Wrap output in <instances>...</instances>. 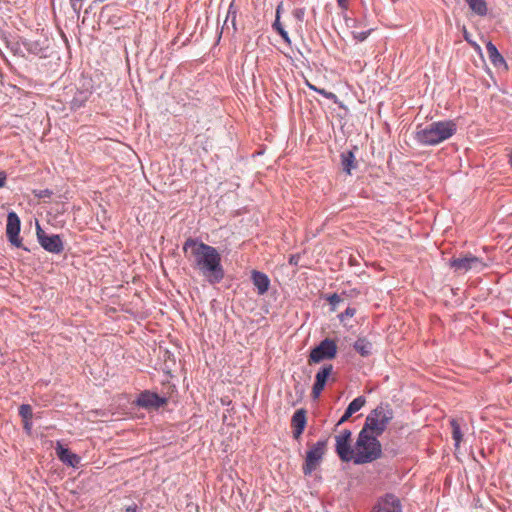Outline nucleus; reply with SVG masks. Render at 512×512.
Returning a JSON list of instances; mask_svg holds the SVG:
<instances>
[{
    "label": "nucleus",
    "mask_w": 512,
    "mask_h": 512,
    "mask_svg": "<svg viewBox=\"0 0 512 512\" xmlns=\"http://www.w3.org/2000/svg\"><path fill=\"white\" fill-rule=\"evenodd\" d=\"M183 253L190 266L199 272L210 284H218L224 278L221 255L213 246L197 238H188L183 244Z\"/></svg>",
    "instance_id": "nucleus-1"
},
{
    "label": "nucleus",
    "mask_w": 512,
    "mask_h": 512,
    "mask_svg": "<svg viewBox=\"0 0 512 512\" xmlns=\"http://www.w3.org/2000/svg\"><path fill=\"white\" fill-rule=\"evenodd\" d=\"M456 131L457 124L453 120L436 121L425 127L418 125L415 140L424 146H435L451 138Z\"/></svg>",
    "instance_id": "nucleus-2"
},
{
    "label": "nucleus",
    "mask_w": 512,
    "mask_h": 512,
    "mask_svg": "<svg viewBox=\"0 0 512 512\" xmlns=\"http://www.w3.org/2000/svg\"><path fill=\"white\" fill-rule=\"evenodd\" d=\"M354 463H371L382 456V445L377 436L360 430L355 443Z\"/></svg>",
    "instance_id": "nucleus-3"
},
{
    "label": "nucleus",
    "mask_w": 512,
    "mask_h": 512,
    "mask_svg": "<svg viewBox=\"0 0 512 512\" xmlns=\"http://www.w3.org/2000/svg\"><path fill=\"white\" fill-rule=\"evenodd\" d=\"M394 418V411L388 403H380L367 415L362 431L380 437Z\"/></svg>",
    "instance_id": "nucleus-4"
},
{
    "label": "nucleus",
    "mask_w": 512,
    "mask_h": 512,
    "mask_svg": "<svg viewBox=\"0 0 512 512\" xmlns=\"http://www.w3.org/2000/svg\"><path fill=\"white\" fill-rule=\"evenodd\" d=\"M328 440H319L306 452L305 461L302 466L303 474L308 476L320 465L327 448Z\"/></svg>",
    "instance_id": "nucleus-5"
},
{
    "label": "nucleus",
    "mask_w": 512,
    "mask_h": 512,
    "mask_svg": "<svg viewBox=\"0 0 512 512\" xmlns=\"http://www.w3.org/2000/svg\"><path fill=\"white\" fill-rule=\"evenodd\" d=\"M337 345L332 339L325 338L319 345L314 347L309 354L308 363H320L324 360H331L336 357Z\"/></svg>",
    "instance_id": "nucleus-6"
},
{
    "label": "nucleus",
    "mask_w": 512,
    "mask_h": 512,
    "mask_svg": "<svg viewBox=\"0 0 512 512\" xmlns=\"http://www.w3.org/2000/svg\"><path fill=\"white\" fill-rule=\"evenodd\" d=\"M449 266L455 273L464 274L470 270H475L477 272L482 271L486 267V264L482 259L469 254L460 258H452L449 261Z\"/></svg>",
    "instance_id": "nucleus-7"
},
{
    "label": "nucleus",
    "mask_w": 512,
    "mask_h": 512,
    "mask_svg": "<svg viewBox=\"0 0 512 512\" xmlns=\"http://www.w3.org/2000/svg\"><path fill=\"white\" fill-rule=\"evenodd\" d=\"M36 234L38 242L44 250L53 254H60L63 252L64 244L60 235L46 234L38 223L36 225Z\"/></svg>",
    "instance_id": "nucleus-8"
},
{
    "label": "nucleus",
    "mask_w": 512,
    "mask_h": 512,
    "mask_svg": "<svg viewBox=\"0 0 512 512\" xmlns=\"http://www.w3.org/2000/svg\"><path fill=\"white\" fill-rule=\"evenodd\" d=\"M20 225L21 222L18 215L13 211L9 212L7 215L6 235L10 243L17 248L22 247V242L19 237Z\"/></svg>",
    "instance_id": "nucleus-9"
},
{
    "label": "nucleus",
    "mask_w": 512,
    "mask_h": 512,
    "mask_svg": "<svg viewBox=\"0 0 512 512\" xmlns=\"http://www.w3.org/2000/svg\"><path fill=\"white\" fill-rule=\"evenodd\" d=\"M136 404L145 409H158L167 404V398L146 390L140 393Z\"/></svg>",
    "instance_id": "nucleus-10"
},
{
    "label": "nucleus",
    "mask_w": 512,
    "mask_h": 512,
    "mask_svg": "<svg viewBox=\"0 0 512 512\" xmlns=\"http://www.w3.org/2000/svg\"><path fill=\"white\" fill-rule=\"evenodd\" d=\"M372 512H402V504L396 495L388 493L378 500Z\"/></svg>",
    "instance_id": "nucleus-11"
},
{
    "label": "nucleus",
    "mask_w": 512,
    "mask_h": 512,
    "mask_svg": "<svg viewBox=\"0 0 512 512\" xmlns=\"http://www.w3.org/2000/svg\"><path fill=\"white\" fill-rule=\"evenodd\" d=\"M333 371V366L331 364L323 365L320 370L316 373L315 382L312 387V397L313 399L319 398L320 394L325 388L327 380Z\"/></svg>",
    "instance_id": "nucleus-12"
},
{
    "label": "nucleus",
    "mask_w": 512,
    "mask_h": 512,
    "mask_svg": "<svg viewBox=\"0 0 512 512\" xmlns=\"http://www.w3.org/2000/svg\"><path fill=\"white\" fill-rule=\"evenodd\" d=\"M307 424V411L304 408L296 410L291 418L292 434L295 440H299Z\"/></svg>",
    "instance_id": "nucleus-13"
},
{
    "label": "nucleus",
    "mask_w": 512,
    "mask_h": 512,
    "mask_svg": "<svg viewBox=\"0 0 512 512\" xmlns=\"http://www.w3.org/2000/svg\"><path fill=\"white\" fill-rule=\"evenodd\" d=\"M55 451L59 460L67 466L75 468L81 461V458L77 454L65 448L59 441L56 444Z\"/></svg>",
    "instance_id": "nucleus-14"
},
{
    "label": "nucleus",
    "mask_w": 512,
    "mask_h": 512,
    "mask_svg": "<svg viewBox=\"0 0 512 512\" xmlns=\"http://www.w3.org/2000/svg\"><path fill=\"white\" fill-rule=\"evenodd\" d=\"M335 441H336V445H335L336 453L339 456V458L343 462H349V461L354 462L355 447L352 448L351 441L344 440V438L343 439L335 438Z\"/></svg>",
    "instance_id": "nucleus-15"
},
{
    "label": "nucleus",
    "mask_w": 512,
    "mask_h": 512,
    "mask_svg": "<svg viewBox=\"0 0 512 512\" xmlns=\"http://www.w3.org/2000/svg\"><path fill=\"white\" fill-rule=\"evenodd\" d=\"M365 403L366 399L364 396H358L355 398L352 402H350L336 426L345 423L354 413L359 411L365 405Z\"/></svg>",
    "instance_id": "nucleus-16"
},
{
    "label": "nucleus",
    "mask_w": 512,
    "mask_h": 512,
    "mask_svg": "<svg viewBox=\"0 0 512 512\" xmlns=\"http://www.w3.org/2000/svg\"><path fill=\"white\" fill-rule=\"evenodd\" d=\"M252 281L255 287L257 288V292L259 295L265 294L270 286V280L268 276L260 271L254 270L252 272Z\"/></svg>",
    "instance_id": "nucleus-17"
},
{
    "label": "nucleus",
    "mask_w": 512,
    "mask_h": 512,
    "mask_svg": "<svg viewBox=\"0 0 512 512\" xmlns=\"http://www.w3.org/2000/svg\"><path fill=\"white\" fill-rule=\"evenodd\" d=\"M486 51L489 60L495 67H500L502 65L506 66L503 56L499 53L497 47L492 42H488L486 44Z\"/></svg>",
    "instance_id": "nucleus-18"
},
{
    "label": "nucleus",
    "mask_w": 512,
    "mask_h": 512,
    "mask_svg": "<svg viewBox=\"0 0 512 512\" xmlns=\"http://www.w3.org/2000/svg\"><path fill=\"white\" fill-rule=\"evenodd\" d=\"M473 13L478 16H486L488 12L487 3L485 0H465Z\"/></svg>",
    "instance_id": "nucleus-19"
},
{
    "label": "nucleus",
    "mask_w": 512,
    "mask_h": 512,
    "mask_svg": "<svg viewBox=\"0 0 512 512\" xmlns=\"http://www.w3.org/2000/svg\"><path fill=\"white\" fill-rule=\"evenodd\" d=\"M353 347L363 357L369 356L372 352V343L366 338H358Z\"/></svg>",
    "instance_id": "nucleus-20"
},
{
    "label": "nucleus",
    "mask_w": 512,
    "mask_h": 512,
    "mask_svg": "<svg viewBox=\"0 0 512 512\" xmlns=\"http://www.w3.org/2000/svg\"><path fill=\"white\" fill-rule=\"evenodd\" d=\"M341 163L343 170L350 174L351 169L355 168V156L352 151H346L341 154Z\"/></svg>",
    "instance_id": "nucleus-21"
},
{
    "label": "nucleus",
    "mask_w": 512,
    "mask_h": 512,
    "mask_svg": "<svg viewBox=\"0 0 512 512\" xmlns=\"http://www.w3.org/2000/svg\"><path fill=\"white\" fill-rule=\"evenodd\" d=\"M282 9V4H279L276 9V19L273 23L274 29L280 34V36L283 38V40L287 43H290V39L288 36L287 31L282 27L280 23V11Z\"/></svg>",
    "instance_id": "nucleus-22"
},
{
    "label": "nucleus",
    "mask_w": 512,
    "mask_h": 512,
    "mask_svg": "<svg viewBox=\"0 0 512 512\" xmlns=\"http://www.w3.org/2000/svg\"><path fill=\"white\" fill-rule=\"evenodd\" d=\"M450 424L452 427V438L455 441V447L458 448L460 445V442L462 441V438H463L461 428L456 419H452L450 421Z\"/></svg>",
    "instance_id": "nucleus-23"
},
{
    "label": "nucleus",
    "mask_w": 512,
    "mask_h": 512,
    "mask_svg": "<svg viewBox=\"0 0 512 512\" xmlns=\"http://www.w3.org/2000/svg\"><path fill=\"white\" fill-rule=\"evenodd\" d=\"M19 415L23 420H31L33 417L32 407L29 404L20 405Z\"/></svg>",
    "instance_id": "nucleus-24"
},
{
    "label": "nucleus",
    "mask_w": 512,
    "mask_h": 512,
    "mask_svg": "<svg viewBox=\"0 0 512 512\" xmlns=\"http://www.w3.org/2000/svg\"><path fill=\"white\" fill-rule=\"evenodd\" d=\"M326 300L331 305V310L336 311L337 305L343 301V297L340 294L333 293L329 296H327Z\"/></svg>",
    "instance_id": "nucleus-25"
},
{
    "label": "nucleus",
    "mask_w": 512,
    "mask_h": 512,
    "mask_svg": "<svg viewBox=\"0 0 512 512\" xmlns=\"http://www.w3.org/2000/svg\"><path fill=\"white\" fill-rule=\"evenodd\" d=\"M231 8H232V5H231V6H230V8H229V11H228L227 17H226V19H225V21H224V26H223V28H224V27L228 28V23L230 22V23H231V25H232V27H233V29H234V30H236V12H235V11H232V10H231Z\"/></svg>",
    "instance_id": "nucleus-26"
},
{
    "label": "nucleus",
    "mask_w": 512,
    "mask_h": 512,
    "mask_svg": "<svg viewBox=\"0 0 512 512\" xmlns=\"http://www.w3.org/2000/svg\"><path fill=\"white\" fill-rule=\"evenodd\" d=\"M360 294V291L353 288V289H350V290H343L340 295L343 297V300L344 299H353V298H356L358 295Z\"/></svg>",
    "instance_id": "nucleus-27"
},
{
    "label": "nucleus",
    "mask_w": 512,
    "mask_h": 512,
    "mask_svg": "<svg viewBox=\"0 0 512 512\" xmlns=\"http://www.w3.org/2000/svg\"><path fill=\"white\" fill-rule=\"evenodd\" d=\"M355 313H356V309L355 308L348 307L344 312L339 314L338 317H339V320L341 322H343L345 319L353 317L355 315Z\"/></svg>",
    "instance_id": "nucleus-28"
},
{
    "label": "nucleus",
    "mask_w": 512,
    "mask_h": 512,
    "mask_svg": "<svg viewBox=\"0 0 512 512\" xmlns=\"http://www.w3.org/2000/svg\"><path fill=\"white\" fill-rule=\"evenodd\" d=\"M315 92L321 94L322 96H324L325 98L329 99V100H333L334 102H336L337 100V96L332 93V92H328L326 91L325 89H315Z\"/></svg>",
    "instance_id": "nucleus-29"
},
{
    "label": "nucleus",
    "mask_w": 512,
    "mask_h": 512,
    "mask_svg": "<svg viewBox=\"0 0 512 512\" xmlns=\"http://www.w3.org/2000/svg\"><path fill=\"white\" fill-rule=\"evenodd\" d=\"M369 33H370V31L357 32V33H353V37L357 41L362 42L368 37Z\"/></svg>",
    "instance_id": "nucleus-30"
},
{
    "label": "nucleus",
    "mask_w": 512,
    "mask_h": 512,
    "mask_svg": "<svg viewBox=\"0 0 512 512\" xmlns=\"http://www.w3.org/2000/svg\"><path fill=\"white\" fill-rule=\"evenodd\" d=\"M352 432L348 429L343 430L339 435H336L335 438L350 440L351 441Z\"/></svg>",
    "instance_id": "nucleus-31"
},
{
    "label": "nucleus",
    "mask_w": 512,
    "mask_h": 512,
    "mask_svg": "<svg viewBox=\"0 0 512 512\" xmlns=\"http://www.w3.org/2000/svg\"><path fill=\"white\" fill-rule=\"evenodd\" d=\"M304 9L302 8H297L293 11V15L296 19H298L299 21H302L303 18H304Z\"/></svg>",
    "instance_id": "nucleus-32"
},
{
    "label": "nucleus",
    "mask_w": 512,
    "mask_h": 512,
    "mask_svg": "<svg viewBox=\"0 0 512 512\" xmlns=\"http://www.w3.org/2000/svg\"><path fill=\"white\" fill-rule=\"evenodd\" d=\"M35 195L38 198H44V197H50L52 195V191L49 189L40 190L39 192L35 193Z\"/></svg>",
    "instance_id": "nucleus-33"
},
{
    "label": "nucleus",
    "mask_w": 512,
    "mask_h": 512,
    "mask_svg": "<svg viewBox=\"0 0 512 512\" xmlns=\"http://www.w3.org/2000/svg\"><path fill=\"white\" fill-rule=\"evenodd\" d=\"M6 179H7V177H6L5 172H2V171H1V172H0V188H2V187H4V186H5V184H6Z\"/></svg>",
    "instance_id": "nucleus-34"
},
{
    "label": "nucleus",
    "mask_w": 512,
    "mask_h": 512,
    "mask_svg": "<svg viewBox=\"0 0 512 512\" xmlns=\"http://www.w3.org/2000/svg\"><path fill=\"white\" fill-rule=\"evenodd\" d=\"M348 1L349 0H337V3L339 5L340 8L342 9H347L348 7Z\"/></svg>",
    "instance_id": "nucleus-35"
},
{
    "label": "nucleus",
    "mask_w": 512,
    "mask_h": 512,
    "mask_svg": "<svg viewBox=\"0 0 512 512\" xmlns=\"http://www.w3.org/2000/svg\"><path fill=\"white\" fill-rule=\"evenodd\" d=\"M463 35H464V39L469 42V43H472V41L470 40V35L468 33V31L466 30V28L464 27L463 29Z\"/></svg>",
    "instance_id": "nucleus-36"
},
{
    "label": "nucleus",
    "mask_w": 512,
    "mask_h": 512,
    "mask_svg": "<svg viewBox=\"0 0 512 512\" xmlns=\"http://www.w3.org/2000/svg\"><path fill=\"white\" fill-rule=\"evenodd\" d=\"M23 422H24V429L26 431H30V429H31V420H23Z\"/></svg>",
    "instance_id": "nucleus-37"
},
{
    "label": "nucleus",
    "mask_w": 512,
    "mask_h": 512,
    "mask_svg": "<svg viewBox=\"0 0 512 512\" xmlns=\"http://www.w3.org/2000/svg\"><path fill=\"white\" fill-rule=\"evenodd\" d=\"M307 86L313 91H315V89H318L316 86L310 84L309 82H307Z\"/></svg>",
    "instance_id": "nucleus-38"
},
{
    "label": "nucleus",
    "mask_w": 512,
    "mask_h": 512,
    "mask_svg": "<svg viewBox=\"0 0 512 512\" xmlns=\"http://www.w3.org/2000/svg\"><path fill=\"white\" fill-rule=\"evenodd\" d=\"M127 511H128V512H130V511H131V512H136L135 508H131V507H128V508H127Z\"/></svg>",
    "instance_id": "nucleus-39"
}]
</instances>
